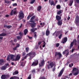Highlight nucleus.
<instances>
[{
	"mask_svg": "<svg viewBox=\"0 0 79 79\" xmlns=\"http://www.w3.org/2000/svg\"><path fill=\"white\" fill-rule=\"evenodd\" d=\"M35 55H36L35 52H31L27 54V56H30V60H31L33 58L35 57Z\"/></svg>",
	"mask_w": 79,
	"mask_h": 79,
	"instance_id": "obj_1",
	"label": "nucleus"
},
{
	"mask_svg": "<svg viewBox=\"0 0 79 79\" xmlns=\"http://www.w3.org/2000/svg\"><path fill=\"white\" fill-rule=\"evenodd\" d=\"M55 64L53 62H52L50 63L49 64H48L47 66V68H48V69H50L51 68H52L54 66Z\"/></svg>",
	"mask_w": 79,
	"mask_h": 79,
	"instance_id": "obj_2",
	"label": "nucleus"
},
{
	"mask_svg": "<svg viewBox=\"0 0 79 79\" xmlns=\"http://www.w3.org/2000/svg\"><path fill=\"white\" fill-rule=\"evenodd\" d=\"M75 24L77 27L79 26V16L78 15H77L76 17L75 18Z\"/></svg>",
	"mask_w": 79,
	"mask_h": 79,
	"instance_id": "obj_3",
	"label": "nucleus"
},
{
	"mask_svg": "<svg viewBox=\"0 0 79 79\" xmlns=\"http://www.w3.org/2000/svg\"><path fill=\"white\" fill-rule=\"evenodd\" d=\"M39 64V61L38 60H36L32 62L31 66H36Z\"/></svg>",
	"mask_w": 79,
	"mask_h": 79,
	"instance_id": "obj_4",
	"label": "nucleus"
},
{
	"mask_svg": "<svg viewBox=\"0 0 79 79\" xmlns=\"http://www.w3.org/2000/svg\"><path fill=\"white\" fill-rule=\"evenodd\" d=\"M32 23H29V24L31 26V28H34L35 27L36 25V23H35V22H32Z\"/></svg>",
	"mask_w": 79,
	"mask_h": 79,
	"instance_id": "obj_5",
	"label": "nucleus"
},
{
	"mask_svg": "<svg viewBox=\"0 0 79 79\" xmlns=\"http://www.w3.org/2000/svg\"><path fill=\"white\" fill-rule=\"evenodd\" d=\"M62 16V14H60V16L57 15L56 16V20H57V21H60L61 19V16Z\"/></svg>",
	"mask_w": 79,
	"mask_h": 79,
	"instance_id": "obj_6",
	"label": "nucleus"
},
{
	"mask_svg": "<svg viewBox=\"0 0 79 79\" xmlns=\"http://www.w3.org/2000/svg\"><path fill=\"white\" fill-rule=\"evenodd\" d=\"M15 10V9L12 10L11 11L10 13V16H13V14L14 15H16V10Z\"/></svg>",
	"mask_w": 79,
	"mask_h": 79,
	"instance_id": "obj_7",
	"label": "nucleus"
},
{
	"mask_svg": "<svg viewBox=\"0 0 79 79\" xmlns=\"http://www.w3.org/2000/svg\"><path fill=\"white\" fill-rule=\"evenodd\" d=\"M24 18V14L23 13V12L22 11H20V19H23Z\"/></svg>",
	"mask_w": 79,
	"mask_h": 79,
	"instance_id": "obj_8",
	"label": "nucleus"
},
{
	"mask_svg": "<svg viewBox=\"0 0 79 79\" xmlns=\"http://www.w3.org/2000/svg\"><path fill=\"white\" fill-rule=\"evenodd\" d=\"M68 40V38L67 37H65L64 38L62 39L61 43H62L63 44H64V43H66Z\"/></svg>",
	"mask_w": 79,
	"mask_h": 79,
	"instance_id": "obj_9",
	"label": "nucleus"
},
{
	"mask_svg": "<svg viewBox=\"0 0 79 79\" xmlns=\"http://www.w3.org/2000/svg\"><path fill=\"white\" fill-rule=\"evenodd\" d=\"M44 64H45V61L43 60L41 61V64H39V67H42L44 66Z\"/></svg>",
	"mask_w": 79,
	"mask_h": 79,
	"instance_id": "obj_10",
	"label": "nucleus"
},
{
	"mask_svg": "<svg viewBox=\"0 0 79 79\" xmlns=\"http://www.w3.org/2000/svg\"><path fill=\"white\" fill-rule=\"evenodd\" d=\"M57 55H59V58L62 57V55H61V53H60V52H56L55 53V56H56Z\"/></svg>",
	"mask_w": 79,
	"mask_h": 79,
	"instance_id": "obj_11",
	"label": "nucleus"
},
{
	"mask_svg": "<svg viewBox=\"0 0 79 79\" xmlns=\"http://www.w3.org/2000/svg\"><path fill=\"white\" fill-rule=\"evenodd\" d=\"M64 69H62L61 71H60L58 75V76L59 77H61V76L62 74H63V72H64Z\"/></svg>",
	"mask_w": 79,
	"mask_h": 79,
	"instance_id": "obj_12",
	"label": "nucleus"
},
{
	"mask_svg": "<svg viewBox=\"0 0 79 79\" xmlns=\"http://www.w3.org/2000/svg\"><path fill=\"white\" fill-rule=\"evenodd\" d=\"M6 35V33H1L0 34V36L1 37H3V36H5ZM3 37H0V40H3Z\"/></svg>",
	"mask_w": 79,
	"mask_h": 79,
	"instance_id": "obj_13",
	"label": "nucleus"
},
{
	"mask_svg": "<svg viewBox=\"0 0 79 79\" xmlns=\"http://www.w3.org/2000/svg\"><path fill=\"white\" fill-rule=\"evenodd\" d=\"M35 18V16L34 15L32 17H31V18L30 19V21H29V22H31V23H32V22H35L33 20V19H34Z\"/></svg>",
	"mask_w": 79,
	"mask_h": 79,
	"instance_id": "obj_14",
	"label": "nucleus"
},
{
	"mask_svg": "<svg viewBox=\"0 0 79 79\" xmlns=\"http://www.w3.org/2000/svg\"><path fill=\"white\" fill-rule=\"evenodd\" d=\"M57 24L58 26H61L62 25V23L63 22V20H59L57 21Z\"/></svg>",
	"mask_w": 79,
	"mask_h": 79,
	"instance_id": "obj_15",
	"label": "nucleus"
},
{
	"mask_svg": "<svg viewBox=\"0 0 79 79\" xmlns=\"http://www.w3.org/2000/svg\"><path fill=\"white\" fill-rule=\"evenodd\" d=\"M6 68H7V66L5 65H4L2 66L1 69L2 71H4V70H6Z\"/></svg>",
	"mask_w": 79,
	"mask_h": 79,
	"instance_id": "obj_16",
	"label": "nucleus"
},
{
	"mask_svg": "<svg viewBox=\"0 0 79 79\" xmlns=\"http://www.w3.org/2000/svg\"><path fill=\"white\" fill-rule=\"evenodd\" d=\"M49 3H50V4L51 6H52V5L55 6V4L54 3V2L53 1H51V0H49Z\"/></svg>",
	"mask_w": 79,
	"mask_h": 79,
	"instance_id": "obj_17",
	"label": "nucleus"
},
{
	"mask_svg": "<svg viewBox=\"0 0 79 79\" xmlns=\"http://www.w3.org/2000/svg\"><path fill=\"white\" fill-rule=\"evenodd\" d=\"M19 59H20V56H19V55L18 54L17 55V56L15 59V61H16L19 60Z\"/></svg>",
	"mask_w": 79,
	"mask_h": 79,
	"instance_id": "obj_18",
	"label": "nucleus"
},
{
	"mask_svg": "<svg viewBox=\"0 0 79 79\" xmlns=\"http://www.w3.org/2000/svg\"><path fill=\"white\" fill-rule=\"evenodd\" d=\"M50 31L49 30L47 29L46 32V35L47 36H48L49 35H50Z\"/></svg>",
	"mask_w": 79,
	"mask_h": 79,
	"instance_id": "obj_19",
	"label": "nucleus"
},
{
	"mask_svg": "<svg viewBox=\"0 0 79 79\" xmlns=\"http://www.w3.org/2000/svg\"><path fill=\"white\" fill-rule=\"evenodd\" d=\"M73 2H74V1L73 0H71L70 1L69 3V5L70 6H71L72 5L73 3Z\"/></svg>",
	"mask_w": 79,
	"mask_h": 79,
	"instance_id": "obj_20",
	"label": "nucleus"
},
{
	"mask_svg": "<svg viewBox=\"0 0 79 79\" xmlns=\"http://www.w3.org/2000/svg\"><path fill=\"white\" fill-rule=\"evenodd\" d=\"M28 32V30H27V29H25L24 30V34L25 35L27 34V33Z\"/></svg>",
	"mask_w": 79,
	"mask_h": 79,
	"instance_id": "obj_21",
	"label": "nucleus"
},
{
	"mask_svg": "<svg viewBox=\"0 0 79 79\" xmlns=\"http://www.w3.org/2000/svg\"><path fill=\"white\" fill-rule=\"evenodd\" d=\"M3 60H0V65H3Z\"/></svg>",
	"mask_w": 79,
	"mask_h": 79,
	"instance_id": "obj_22",
	"label": "nucleus"
},
{
	"mask_svg": "<svg viewBox=\"0 0 79 79\" xmlns=\"http://www.w3.org/2000/svg\"><path fill=\"white\" fill-rule=\"evenodd\" d=\"M61 13H62V10H60L57 12V14L59 15H60Z\"/></svg>",
	"mask_w": 79,
	"mask_h": 79,
	"instance_id": "obj_23",
	"label": "nucleus"
},
{
	"mask_svg": "<svg viewBox=\"0 0 79 79\" xmlns=\"http://www.w3.org/2000/svg\"><path fill=\"white\" fill-rule=\"evenodd\" d=\"M19 73V72L18 71H15L13 73V75H16V74H18Z\"/></svg>",
	"mask_w": 79,
	"mask_h": 79,
	"instance_id": "obj_24",
	"label": "nucleus"
},
{
	"mask_svg": "<svg viewBox=\"0 0 79 79\" xmlns=\"http://www.w3.org/2000/svg\"><path fill=\"white\" fill-rule=\"evenodd\" d=\"M1 78L2 79H6V77H5V75H2L1 76Z\"/></svg>",
	"mask_w": 79,
	"mask_h": 79,
	"instance_id": "obj_25",
	"label": "nucleus"
},
{
	"mask_svg": "<svg viewBox=\"0 0 79 79\" xmlns=\"http://www.w3.org/2000/svg\"><path fill=\"white\" fill-rule=\"evenodd\" d=\"M41 9H42V6H39L38 7L37 10L40 11Z\"/></svg>",
	"mask_w": 79,
	"mask_h": 79,
	"instance_id": "obj_26",
	"label": "nucleus"
},
{
	"mask_svg": "<svg viewBox=\"0 0 79 79\" xmlns=\"http://www.w3.org/2000/svg\"><path fill=\"white\" fill-rule=\"evenodd\" d=\"M10 60H13L14 58V57H15V55H10Z\"/></svg>",
	"mask_w": 79,
	"mask_h": 79,
	"instance_id": "obj_27",
	"label": "nucleus"
},
{
	"mask_svg": "<svg viewBox=\"0 0 79 79\" xmlns=\"http://www.w3.org/2000/svg\"><path fill=\"white\" fill-rule=\"evenodd\" d=\"M25 50H26V52L27 53H28V52H29V48L28 47H27L26 48Z\"/></svg>",
	"mask_w": 79,
	"mask_h": 79,
	"instance_id": "obj_28",
	"label": "nucleus"
},
{
	"mask_svg": "<svg viewBox=\"0 0 79 79\" xmlns=\"http://www.w3.org/2000/svg\"><path fill=\"white\" fill-rule=\"evenodd\" d=\"M57 9H60L61 8V6L60 5H58L56 6Z\"/></svg>",
	"mask_w": 79,
	"mask_h": 79,
	"instance_id": "obj_29",
	"label": "nucleus"
},
{
	"mask_svg": "<svg viewBox=\"0 0 79 79\" xmlns=\"http://www.w3.org/2000/svg\"><path fill=\"white\" fill-rule=\"evenodd\" d=\"M74 44V43H73V42H71L70 46L69 47V48L70 49H71V48L72 47H73V44Z\"/></svg>",
	"mask_w": 79,
	"mask_h": 79,
	"instance_id": "obj_30",
	"label": "nucleus"
},
{
	"mask_svg": "<svg viewBox=\"0 0 79 79\" xmlns=\"http://www.w3.org/2000/svg\"><path fill=\"white\" fill-rule=\"evenodd\" d=\"M23 33L20 32V39H21L23 38Z\"/></svg>",
	"mask_w": 79,
	"mask_h": 79,
	"instance_id": "obj_31",
	"label": "nucleus"
},
{
	"mask_svg": "<svg viewBox=\"0 0 79 79\" xmlns=\"http://www.w3.org/2000/svg\"><path fill=\"white\" fill-rule=\"evenodd\" d=\"M59 34H60V33H59V32H58V31H57L55 35L56 37H58V36L59 35Z\"/></svg>",
	"mask_w": 79,
	"mask_h": 79,
	"instance_id": "obj_32",
	"label": "nucleus"
},
{
	"mask_svg": "<svg viewBox=\"0 0 79 79\" xmlns=\"http://www.w3.org/2000/svg\"><path fill=\"white\" fill-rule=\"evenodd\" d=\"M5 77H6V79H8L9 77H10V75H9L7 74V75H5Z\"/></svg>",
	"mask_w": 79,
	"mask_h": 79,
	"instance_id": "obj_33",
	"label": "nucleus"
},
{
	"mask_svg": "<svg viewBox=\"0 0 79 79\" xmlns=\"http://www.w3.org/2000/svg\"><path fill=\"white\" fill-rule=\"evenodd\" d=\"M31 17V14L30 13L29 15H28V17H27V20H29V19H30Z\"/></svg>",
	"mask_w": 79,
	"mask_h": 79,
	"instance_id": "obj_34",
	"label": "nucleus"
},
{
	"mask_svg": "<svg viewBox=\"0 0 79 79\" xmlns=\"http://www.w3.org/2000/svg\"><path fill=\"white\" fill-rule=\"evenodd\" d=\"M76 70H77V69L76 68H73L72 70V73H73V72H74V71H76Z\"/></svg>",
	"mask_w": 79,
	"mask_h": 79,
	"instance_id": "obj_35",
	"label": "nucleus"
},
{
	"mask_svg": "<svg viewBox=\"0 0 79 79\" xmlns=\"http://www.w3.org/2000/svg\"><path fill=\"white\" fill-rule=\"evenodd\" d=\"M39 79H47L46 78H45V77L44 76L40 77Z\"/></svg>",
	"mask_w": 79,
	"mask_h": 79,
	"instance_id": "obj_36",
	"label": "nucleus"
},
{
	"mask_svg": "<svg viewBox=\"0 0 79 79\" xmlns=\"http://www.w3.org/2000/svg\"><path fill=\"white\" fill-rule=\"evenodd\" d=\"M35 2V0H33L30 2V3L31 4H33Z\"/></svg>",
	"mask_w": 79,
	"mask_h": 79,
	"instance_id": "obj_37",
	"label": "nucleus"
},
{
	"mask_svg": "<svg viewBox=\"0 0 79 79\" xmlns=\"http://www.w3.org/2000/svg\"><path fill=\"white\" fill-rule=\"evenodd\" d=\"M79 74V72L77 71V72L73 74V75H74V76H76V75H77V74Z\"/></svg>",
	"mask_w": 79,
	"mask_h": 79,
	"instance_id": "obj_38",
	"label": "nucleus"
},
{
	"mask_svg": "<svg viewBox=\"0 0 79 79\" xmlns=\"http://www.w3.org/2000/svg\"><path fill=\"white\" fill-rule=\"evenodd\" d=\"M73 42V44H74V43H77V41L76 40V39H74L73 41V42Z\"/></svg>",
	"mask_w": 79,
	"mask_h": 79,
	"instance_id": "obj_39",
	"label": "nucleus"
},
{
	"mask_svg": "<svg viewBox=\"0 0 79 79\" xmlns=\"http://www.w3.org/2000/svg\"><path fill=\"white\" fill-rule=\"evenodd\" d=\"M14 79H19V77H17L16 76H14Z\"/></svg>",
	"mask_w": 79,
	"mask_h": 79,
	"instance_id": "obj_40",
	"label": "nucleus"
},
{
	"mask_svg": "<svg viewBox=\"0 0 79 79\" xmlns=\"http://www.w3.org/2000/svg\"><path fill=\"white\" fill-rule=\"evenodd\" d=\"M40 25H41V26H43L42 27H43L45 25V23H40Z\"/></svg>",
	"mask_w": 79,
	"mask_h": 79,
	"instance_id": "obj_41",
	"label": "nucleus"
},
{
	"mask_svg": "<svg viewBox=\"0 0 79 79\" xmlns=\"http://www.w3.org/2000/svg\"><path fill=\"white\" fill-rule=\"evenodd\" d=\"M7 61H10V56H8L7 58Z\"/></svg>",
	"mask_w": 79,
	"mask_h": 79,
	"instance_id": "obj_42",
	"label": "nucleus"
},
{
	"mask_svg": "<svg viewBox=\"0 0 79 79\" xmlns=\"http://www.w3.org/2000/svg\"><path fill=\"white\" fill-rule=\"evenodd\" d=\"M10 2L9 1L5 0V3L8 4V3H9Z\"/></svg>",
	"mask_w": 79,
	"mask_h": 79,
	"instance_id": "obj_43",
	"label": "nucleus"
},
{
	"mask_svg": "<svg viewBox=\"0 0 79 79\" xmlns=\"http://www.w3.org/2000/svg\"><path fill=\"white\" fill-rule=\"evenodd\" d=\"M31 31L33 33V32H35V30L34 28L31 29Z\"/></svg>",
	"mask_w": 79,
	"mask_h": 79,
	"instance_id": "obj_44",
	"label": "nucleus"
},
{
	"mask_svg": "<svg viewBox=\"0 0 79 79\" xmlns=\"http://www.w3.org/2000/svg\"><path fill=\"white\" fill-rule=\"evenodd\" d=\"M56 47H58L59 46H60V43H57L56 44Z\"/></svg>",
	"mask_w": 79,
	"mask_h": 79,
	"instance_id": "obj_45",
	"label": "nucleus"
},
{
	"mask_svg": "<svg viewBox=\"0 0 79 79\" xmlns=\"http://www.w3.org/2000/svg\"><path fill=\"white\" fill-rule=\"evenodd\" d=\"M62 37V34H60V35L59 36V39H60Z\"/></svg>",
	"mask_w": 79,
	"mask_h": 79,
	"instance_id": "obj_46",
	"label": "nucleus"
},
{
	"mask_svg": "<svg viewBox=\"0 0 79 79\" xmlns=\"http://www.w3.org/2000/svg\"><path fill=\"white\" fill-rule=\"evenodd\" d=\"M27 79H31V74L29 75L27 78Z\"/></svg>",
	"mask_w": 79,
	"mask_h": 79,
	"instance_id": "obj_47",
	"label": "nucleus"
},
{
	"mask_svg": "<svg viewBox=\"0 0 79 79\" xmlns=\"http://www.w3.org/2000/svg\"><path fill=\"white\" fill-rule=\"evenodd\" d=\"M34 34H35L34 35V37L35 38V39H36L37 38V35H36V32H35Z\"/></svg>",
	"mask_w": 79,
	"mask_h": 79,
	"instance_id": "obj_48",
	"label": "nucleus"
},
{
	"mask_svg": "<svg viewBox=\"0 0 79 79\" xmlns=\"http://www.w3.org/2000/svg\"><path fill=\"white\" fill-rule=\"evenodd\" d=\"M43 44H43V46H42V47H45V45L46 44V43H45V42H44V43H43Z\"/></svg>",
	"mask_w": 79,
	"mask_h": 79,
	"instance_id": "obj_49",
	"label": "nucleus"
},
{
	"mask_svg": "<svg viewBox=\"0 0 79 79\" xmlns=\"http://www.w3.org/2000/svg\"><path fill=\"white\" fill-rule=\"evenodd\" d=\"M24 65H25V64L23 62H22L21 64V66H24Z\"/></svg>",
	"mask_w": 79,
	"mask_h": 79,
	"instance_id": "obj_50",
	"label": "nucleus"
},
{
	"mask_svg": "<svg viewBox=\"0 0 79 79\" xmlns=\"http://www.w3.org/2000/svg\"><path fill=\"white\" fill-rule=\"evenodd\" d=\"M12 27L11 26L8 25L7 27V29H10V27Z\"/></svg>",
	"mask_w": 79,
	"mask_h": 79,
	"instance_id": "obj_51",
	"label": "nucleus"
},
{
	"mask_svg": "<svg viewBox=\"0 0 79 79\" xmlns=\"http://www.w3.org/2000/svg\"><path fill=\"white\" fill-rule=\"evenodd\" d=\"M12 5L13 6H17V4L16 3H15L13 4Z\"/></svg>",
	"mask_w": 79,
	"mask_h": 79,
	"instance_id": "obj_52",
	"label": "nucleus"
},
{
	"mask_svg": "<svg viewBox=\"0 0 79 79\" xmlns=\"http://www.w3.org/2000/svg\"><path fill=\"white\" fill-rule=\"evenodd\" d=\"M32 73H33V74H34V73H35V69H34L32 71Z\"/></svg>",
	"mask_w": 79,
	"mask_h": 79,
	"instance_id": "obj_53",
	"label": "nucleus"
},
{
	"mask_svg": "<svg viewBox=\"0 0 79 79\" xmlns=\"http://www.w3.org/2000/svg\"><path fill=\"white\" fill-rule=\"evenodd\" d=\"M59 33L60 34H62V33H63V32L62 31H58Z\"/></svg>",
	"mask_w": 79,
	"mask_h": 79,
	"instance_id": "obj_54",
	"label": "nucleus"
},
{
	"mask_svg": "<svg viewBox=\"0 0 79 79\" xmlns=\"http://www.w3.org/2000/svg\"><path fill=\"white\" fill-rule=\"evenodd\" d=\"M20 46V45L19 44H17V45L15 47H16L17 48H18V47H19Z\"/></svg>",
	"mask_w": 79,
	"mask_h": 79,
	"instance_id": "obj_55",
	"label": "nucleus"
},
{
	"mask_svg": "<svg viewBox=\"0 0 79 79\" xmlns=\"http://www.w3.org/2000/svg\"><path fill=\"white\" fill-rule=\"evenodd\" d=\"M29 38V39H32V37H30L28 35L27 36Z\"/></svg>",
	"mask_w": 79,
	"mask_h": 79,
	"instance_id": "obj_56",
	"label": "nucleus"
},
{
	"mask_svg": "<svg viewBox=\"0 0 79 79\" xmlns=\"http://www.w3.org/2000/svg\"><path fill=\"white\" fill-rule=\"evenodd\" d=\"M55 69H56V68H55V67H54V68L52 69V71H55Z\"/></svg>",
	"mask_w": 79,
	"mask_h": 79,
	"instance_id": "obj_57",
	"label": "nucleus"
},
{
	"mask_svg": "<svg viewBox=\"0 0 79 79\" xmlns=\"http://www.w3.org/2000/svg\"><path fill=\"white\" fill-rule=\"evenodd\" d=\"M17 48L16 47H15L13 48V49L14 50V51L16 50Z\"/></svg>",
	"mask_w": 79,
	"mask_h": 79,
	"instance_id": "obj_58",
	"label": "nucleus"
},
{
	"mask_svg": "<svg viewBox=\"0 0 79 79\" xmlns=\"http://www.w3.org/2000/svg\"><path fill=\"white\" fill-rule=\"evenodd\" d=\"M27 55L26 56H25L24 57H23V59H26V58H27Z\"/></svg>",
	"mask_w": 79,
	"mask_h": 79,
	"instance_id": "obj_59",
	"label": "nucleus"
},
{
	"mask_svg": "<svg viewBox=\"0 0 79 79\" xmlns=\"http://www.w3.org/2000/svg\"><path fill=\"white\" fill-rule=\"evenodd\" d=\"M5 65H6V66H10V65H9V64H5Z\"/></svg>",
	"mask_w": 79,
	"mask_h": 79,
	"instance_id": "obj_60",
	"label": "nucleus"
},
{
	"mask_svg": "<svg viewBox=\"0 0 79 79\" xmlns=\"http://www.w3.org/2000/svg\"><path fill=\"white\" fill-rule=\"evenodd\" d=\"M16 37L17 39H18V40H19V39H20V37H19V36H16Z\"/></svg>",
	"mask_w": 79,
	"mask_h": 79,
	"instance_id": "obj_61",
	"label": "nucleus"
},
{
	"mask_svg": "<svg viewBox=\"0 0 79 79\" xmlns=\"http://www.w3.org/2000/svg\"><path fill=\"white\" fill-rule=\"evenodd\" d=\"M42 43V42H39L38 43V45H40Z\"/></svg>",
	"mask_w": 79,
	"mask_h": 79,
	"instance_id": "obj_62",
	"label": "nucleus"
},
{
	"mask_svg": "<svg viewBox=\"0 0 79 79\" xmlns=\"http://www.w3.org/2000/svg\"><path fill=\"white\" fill-rule=\"evenodd\" d=\"M76 1L77 3H79V0H76Z\"/></svg>",
	"mask_w": 79,
	"mask_h": 79,
	"instance_id": "obj_63",
	"label": "nucleus"
},
{
	"mask_svg": "<svg viewBox=\"0 0 79 79\" xmlns=\"http://www.w3.org/2000/svg\"><path fill=\"white\" fill-rule=\"evenodd\" d=\"M35 48L36 49H38V48H39V46H36Z\"/></svg>",
	"mask_w": 79,
	"mask_h": 79,
	"instance_id": "obj_64",
	"label": "nucleus"
}]
</instances>
